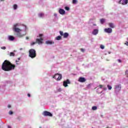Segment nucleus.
Listing matches in <instances>:
<instances>
[{
	"label": "nucleus",
	"instance_id": "1a4fd4ad",
	"mask_svg": "<svg viewBox=\"0 0 128 128\" xmlns=\"http://www.w3.org/2000/svg\"><path fill=\"white\" fill-rule=\"evenodd\" d=\"M104 30L105 32L107 34H112V28H105Z\"/></svg>",
	"mask_w": 128,
	"mask_h": 128
},
{
	"label": "nucleus",
	"instance_id": "20e7f679",
	"mask_svg": "<svg viewBox=\"0 0 128 128\" xmlns=\"http://www.w3.org/2000/svg\"><path fill=\"white\" fill-rule=\"evenodd\" d=\"M115 92H118L122 90V84H118L114 86Z\"/></svg>",
	"mask_w": 128,
	"mask_h": 128
},
{
	"label": "nucleus",
	"instance_id": "b1692460",
	"mask_svg": "<svg viewBox=\"0 0 128 128\" xmlns=\"http://www.w3.org/2000/svg\"><path fill=\"white\" fill-rule=\"evenodd\" d=\"M107 88H108V90H112V86H110V85L107 86Z\"/></svg>",
	"mask_w": 128,
	"mask_h": 128
},
{
	"label": "nucleus",
	"instance_id": "c85d7f7f",
	"mask_svg": "<svg viewBox=\"0 0 128 128\" xmlns=\"http://www.w3.org/2000/svg\"><path fill=\"white\" fill-rule=\"evenodd\" d=\"M65 10H70V8L68 7V6H66V7H65Z\"/></svg>",
	"mask_w": 128,
	"mask_h": 128
},
{
	"label": "nucleus",
	"instance_id": "f704fd0d",
	"mask_svg": "<svg viewBox=\"0 0 128 128\" xmlns=\"http://www.w3.org/2000/svg\"><path fill=\"white\" fill-rule=\"evenodd\" d=\"M80 50L82 52H84L85 51L84 49V48H80Z\"/></svg>",
	"mask_w": 128,
	"mask_h": 128
},
{
	"label": "nucleus",
	"instance_id": "f03ea898",
	"mask_svg": "<svg viewBox=\"0 0 128 128\" xmlns=\"http://www.w3.org/2000/svg\"><path fill=\"white\" fill-rule=\"evenodd\" d=\"M12 30L15 32L17 33L16 35L18 38H22V36H24L26 34V33L25 34H22V33H20V32H22V30L18 28H13Z\"/></svg>",
	"mask_w": 128,
	"mask_h": 128
},
{
	"label": "nucleus",
	"instance_id": "ddd939ff",
	"mask_svg": "<svg viewBox=\"0 0 128 128\" xmlns=\"http://www.w3.org/2000/svg\"><path fill=\"white\" fill-rule=\"evenodd\" d=\"M92 34H94V36H96V34H98V30L94 29L92 32Z\"/></svg>",
	"mask_w": 128,
	"mask_h": 128
},
{
	"label": "nucleus",
	"instance_id": "aec40b11",
	"mask_svg": "<svg viewBox=\"0 0 128 128\" xmlns=\"http://www.w3.org/2000/svg\"><path fill=\"white\" fill-rule=\"evenodd\" d=\"M39 18H42V16H44V13H40L38 14Z\"/></svg>",
	"mask_w": 128,
	"mask_h": 128
},
{
	"label": "nucleus",
	"instance_id": "c756f323",
	"mask_svg": "<svg viewBox=\"0 0 128 128\" xmlns=\"http://www.w3.org/2000/svg\"><path fill=\"white\" fill-rule=\"evenodd\" d=\"M60 36H64V32H62V31H60Z\"/></svg>",
	"mask_w": 128,
	"mask_h": 128
},
{
	"label": "nucleus",
	"instance_id": "2eb2a0df",
	"mask_svg": "<svg viewBox=\"0 0 128 128\" xmlns=\"http://www.w3.org/2000/svg\"><path fill=\"white\" fill-rule=\"evenodd\" d=\"M8 38L9 40H11V41L14 40V37L12 36H8Z\"/></svg>",
	"mask_w": 128,
	"mask_h": 128
},
{
	"label": "nucleus",
	"instance_id": "7ed1b4c3",
	"mask_svg": "<svg viewBox=\"0 0 128 128\" xmlns=\"http://www.w3.org/2000/svg\"><path fill=\"white\" fill-rule=\"evenodd\" d=\"M29 56L30 58H34L36 56V50L34 49H30L29 50Z\"/></svg>",
	"mask_w": 128,
	"mask_h": 128
},
{
	"label": "nucleus",
	"instance_id": "7c9ffc66",
	"mask_svg": "<svg viewBox=\"0 0 128 128\" xmlns=\"http://www.w3.org/2000/svg\"><path fill=\"white\" fill-rule=\"evenodd\" d=\"M100 48L102 50H104V45H100Z\"/></svg>",
	"mask_w": 128,
	"mask_h": 128
},
{
	"label": "nucleus",
	"instance_id": "423d86ee",
	"mask_svg": "<svg viewBox=\"0 0 128 128\" xmlns=\"http://www.w3.org/2000/svg\"><path fill=\"white\" fill-rule=\"evenodd\" d=\"M68 84H70V82L68 79H67L66 81H64L63 82V86H65V88L68 86Z\"/></svg>",
	"mask_w": 128,
	"mask_h": 128
},
{
	"label": "nucleus",
	"instance_id": "412c9836",
	"mask_svg": "<svg viewBox=\"0 0 128 128\" xmlns=\"http://www.w3.org/2000/svg\"><path fill=\"white\" fill-rule=\"evenodd\" d=\"M72 3L73 4H78V0H72Z\"/></svg>",
	"mask_w": 128,
	"mask_h": 128
},
{
	"label": "nucleus",
	"instance_id": "473e14b6",
	"mask_svg": "<svg viewBox=\"0 0 128 128\" xmlns=\"http://www.w3.org/2000/svg\"><path fill=\"white\" fill-rule=\"evenodd\" d=\"M16 120H20V116H18Z\"/></svg>",
	"mask_w": 128,
	"mask_h": 128
},
{
	"label": "nucleus",
	"instance_id": "58836bf2",
	"mask_svg": "<svg viewBox=\"0 0 128 128\" xmlns=\"http://www.w3.org/2000/svg\"><path fill=\"white\" fill-rule=\"evenodd\" d=\"M124 44H126V46H128V42H126L124 43Z\"/></svg>",
	"mask_w": 128,
	"mask_h": 128
},
{
	"label": "nucleus",
	"instance_id": "0eeeda50",
	"mask_svg": "<svg viewBox=\"0 0 128 128\" xmlns=\"http://www.w3.org/2000/svg\"><path fill=\"white\" fill-rule=\"evenodd\" d=\"M42 42H44V38H42L36 39V43L38 44H42Z\"/></svg>",
	"mask_w": 128,
	"mask_h": 128
},
{
	"label": "nucleus",
	"instance_id": "6ab92c4d",
	"mask_svg": "<svg viewBox=\"0 0 128 128\" xmlns=\"http://www.w3.org/2000/svg\"><path fill=\"white\" fill-rule=\"evenodd\" d=\"M10 56H16V54L12 52H11L9 54Z\"/></svg>",
	"mask_w": 128,
	"mask_h": 128
},
{
	"label": "nucleus",
	"instance_id": "4468645a",
	"mask_svg": "<svg viewBox=\"0 0 128 128\" xmlns=\"http://www.w3.org/2000/svg\"><path fill=\"white\" fill-rule=\"evenodd\" d=\"M46 44H54V42L52 41H50V40H47L46 42Z\"/></svg>",
	"mask_w": 128,
	"mask_h": 128
},
{
	"label": "nucleus",
	"instance_id": "f3484780",
	"mask_svg": "<svg viewBox=\"0 0 128 128\" xmlns=\"http://www.w3.org/2000/svg\"><path fill=\"white\" fill-rule=\"evenodd\" d=\"M63 36L64 38H66L68 36V32L64 33V34H63Z\"/></svg>",
	"mask_w": 128,
	"mask_h": 128
},
{
	"label": "nucleus",
	"instance_id": "8fccbe9b",
	"mask_svg": "<svg viewBox=\"0 0 128 128\" xmlns=\"http://www.w3.org/2000/svg\"><path fill=\"white\" fill-rule=\"evenodd\" d=\"M18 60H20V58H18Z\"/></svg>",
	"mask_w": 128,
	"mask_h": 128
},
{
	"label": "nucleus",
	"instance_id": "dca6fc26",
	"mask_svg": "<svg viewBox=\"0 0 128 128\" xmlns=\"http://www.w3.org/2000/svg\"><path fill=\"white\" fill-rule=\"evenodd\" d=\"M108 26L110 28H114V24L112 23H109Z\"/></svg>",
	"mask_w": 128,
	"mask_h": 128
},
{
	"label": "nucleus",
	"instance_id": "ea45409f",
	"mask_svg": "<svg viewBox=\"0 0 128 128\" xmlns=\"http://www.w3.org/2000/svg\"><path fill=\"white\" fill-rule=\"evenodd\" d=\"M118 62H122V60L118 59Z\"/></svg>",
	"mask_w": 128,
	"mask_h": 128
},
{
	"label": "nucleus",
	"instance_id": "f8f14e48",
	"mask_svg": "<svg viewBox=\"0 0 128 128\" xmlns=\"http://www.w3.org/2000/svg\"><path fill=\"white\" fill-rule=\"evenodd\" d=\"M58 12H59V14H62V15L65 14H66V11L64 9H62V8H60Z\"/></svg>",
	"mask_w": 128,
	"mask_h": 128
},
{
	"label": "nucleus",
	"instance_id": "a211bd4d",
	"mask_svg": "<svg viewBox=\"0 0 128 128\" xmlns=\"http://www.w3.org/2000/svg\"><path fill=\"white\" fill-rule=\"evenodd\" d=\"M56 40H62V36H58L56 38Z\"/></svg>",
	"mask_w": 128,
	"mask_h": 128
},
{
	"label": "nucleus",
	"instance_id": "39448f33",
	"mask_svg": "<svg viewBox=\"0 0 128 128\" xmlns=\"http://www.w3.org/2000/svg\"><path fill=\"white\" fill-rule=\"evenodd\" d=\"M42 114L44 116H52V114L48 111H44Z\"/></svg>",
	"mask_w": 128,
	"mask_h": 128
},
{
	"label": "nucleus",
	"instance_id": "a18cd8bd",
	"mask_svg": "<svg viewBox=\"0 0 128 128\" xmlns=\"http://www.w3.org/2000/svg\"><path fill=\"white\" fill-rule=\"evenodd\" d=\"M93 26H96V24H94Z\"/></svg>",
	"mask_w": 128,
	"mask_h": 128
},
{
	"label": "nucleus",
	"instance_id": "de8ad7c7",
	"mask_svg": "<svg viewBox=\"0 0 128 128\" xmlns=\"http://www.w3.org/2000/svg\"><path fill=\"white\" fill-rule=\"evenodd\" d=\"M16 62H18V61H17V60H16Z\"/></svg>",
	"mask_w": 128,
	"mask_h": 128
},
{
	"label": "nucleus",
	"instance_id": "37998d69",
	"mask_svg": "<svg viewBox=\"0 0 128 128\" xmlns=\"http://www.w3.org/2000/svg\"><path fill=\"white\" fill-rule=\"evenodd\" d=\"M28 38H29L28 37V36L26 37V40H28Z\"/></svg>",
	"mask_w": 128,
	"mask_h": 128
},
{
	"label": "nucleus",
	"instance_id": "9b49d317",
	"mask_svg": "<svg viewBox=\"0 0 128 128\" xmlns=\"http://www.w3.org/2000/svg\"><path fill=\"white\" fill-rule=\"evenodd\" d=\"M56 76H58V78H57V80H62V74H56Z\"/></svg>",
	"mask_w": 128,
	"mask_h": 128
},
{
	"label": "nucleus",
	"instance_id": "79ce46f5",
	"mask_svg": "<svg viewBox=\"0 0 128 128\" xmlns=\"http://www.w3.org/2000/svg\"><path fill=\"white\" fill-rule=\"evenodd\" d=\"M8 108H11V106H10V104H9V105H8Z\"/></svg>",
	"mask_w": 128,
	"mask_h": 128
},
{
	"label": "nucleus",
	"instance_id": "72a5a7b5",
	"mask_svg": "<svg viewBox=\"0 0 128 128\" xmlns=\"http://www.w3.org/2000/svg\"><path fill=\"white\" fill-rule=\"evenodd\" d=\"M18 26V24H14L13 28H16V26Z\"/></svg>",
	"mask_w": 128,
	"mask_h": 128
},
{
	"label": "nucleus",
	"instance_id": "a878e982",
	"mask_svg": "<svg viewBox=\"0 0 128 128\" xmlns=\"http://www.w3.org/2000/svg\"><path fill=\"white\" fill-rule=\"evenodd\" d=\"M14 10H16V8H18V5H16V4L14 5Z\"/></svg>",
	"mask_w": 128,
	"mask_h": 128
},
{
	"label": "nucleus",
	"instance_id": "393cba45",
	"mask_svg": "<svg viewBox=\"0 0 128 128\" xmlns=\"http://www.w3.org/2000/svg\"><path fill=\"white\" fill-rule=\"evenodd\" d=\"M58 76H56V74H55V75L54 76L53 78H56V80H58Z\"/></svg>",
	"mask_w": 128,
	"mask_h": 128
},
{
	"label": "nucleus",
	"instance_id": "c9c22d12",
	"mask_svg": "<svg viewBox=\"0 0 128 128\" xmlns=\"http://www.w3.org/2000/svg\"><path fill=\"white\" fill-rule=\"evenodd\" d=\"M2 50H6V46H2L1 47Z\"/></svg>",
	"mask_w": 128,
	"mask_h": 128
},
{
	"label": "nucleus",
	"instance_id": "2f4dec72",
	"mask_svg": "<svg viewBox=\"0 0 128 128\" xmlns=\"http://www.w3.org/2000/svg\"><path fill=\"white\" fill-rule=\"evenodd\" d=\"M36 44V42H32L31 43V46H34V44Z\"/></svg>",
	"mask_w": 128,
	"mask_h": 128
},
{
	"label": "nucleus",
	"instance_id": "a19ab883",
	"mask_svg": "<svg viewBox=\"0 0 128 128\" xmlns=\"http://www.w3.org/2000/svg\"><path fill=\"white\" fill-rule=\"evenodd\" d=\"M28 98H30V94H28Z\"/></svg>",
	"mask_w": 128,
	"mask_h": 128
},
{
	"label": "nucleus",
	"instance_id": "c03bdc74",
	"mask_svg": "<svg viewBox=\"0 0 128 128\" xmlns=\"http://www.w3.org/2000/svg\"><path fill=\"white\" fill-rule=\"evenodd\" d=\"M8 128H12V127H10V126H8Z\"/></svg>",
	"mask_w": 128,
	"mask_h": 128
},
{
	"label": "nucleus",
	"instance_id": "f257e3e1",
	"mask_svg": "<svg viewBox=\"0 0 128 128\" xmlns=\"http://www.w3.org/2000/svg\"><path fill=\"white\" fill-rule=\"evenodd\" d=\"M14 68H16V65L8 60H5L2 64V69L4 72H10Z\"/></svg>",
	"mask_w": 128,
	"mask_h": 128
},
{
	"label": "nucleus",
	"instance_id": "e433bc0d",
	"mask_svg": "<svg viewBox=\"0 0 128 128\" xmlns=\"http://www.w3.org/2000/svg\"><path fill=\"white\" fill-rule=\"evenodd\" d=\"M102 89L104 90H106V88L104 87V86H103Z\"/></svg>",
	"mask_w": 128,
	"mask_h": 128
},
{
	"label": "nucleus",
	"instance_id": "4be33fe9",
	"mask_svg": "<svg viewBox=\"0 0 128 128\" xmlns=\"http://www.w3.org/2000/svg\"><path fill=\"white\" fill-rule=\"evenodd\" d=\"M92 110H98V107L94 106L92 107Z\"/></svg>",
	"mask_w": 128,
	"mask_h": 128
},
{
	"label": "nucleus",
	"instance_id": "49530a36",
	"mask_svg": "<svg viewBox=\"0 0 128 128\" xmlns=\"http://www.w3.org/2000/svg\"><path fill=\"white\" fill-rule=\"evenodd\" d=\"M1 0V2H4V0Z\"/></svg>",
	"mask_w": 128,
	"mask_h": 128
},
{
	"label": "nucleus",
	"instance_id": "6e6552de",
	"mask_svg": "<svg viewBox=\"0 0 128 128\" xmlns=\"http://www.w3.org/2000/svg\"><path fill=\"white\" fill-rule=\"evenodd\" d=\"M78 82H86V79L84 77H80Z\"/></svg>",
	"mask_w": 128,
	"mask_h": 128
},
{
	"label": "nucleus",
	"instance_id": "5701e85b",
	"mask_svg": "<svg viewBox=\"0 0 128 128\" xmlns=\"http://www.w3.org/2000/svg\"><path fill=\"white\" fill-rule=\"evenodd\" d=\"M105 20H106L102 18V19H100V22L101 24H104V22Z\"/></svg>",
	"mask_w": 128,
	"mask_h": 128
},
{
	"label": "nucleus",
	"instance_id": "4c0bfd02",
	"mask_svg": "<svg viewBox=\"0 0 128 128\" xmlns=\"http://www.w3.org/2000/svg\"><path fill=\"white\" fill-rule=\"evenodd\" d=\"M44 36V34H39V36H40V38H42V36Z\"/></svg>",
	"mask_w": 128,
	"mask_h": 128
},
{
	"label": "nucleus",
	"instance_id": "cd10ccee",
	"mask_svg": "<svg viewBox=\"0 0 128 128\" xmlns=\"http://www.w3.org/2000/svg\"><path fill=\"white\" fill-rule=\"evenodd\" d=\"M9 114L12 115L14 114V112H12V111L10 110L8 112Z\"/></svg>",
	"mask_w": 128,
	"mask_h": 128
},
{
	"label": "nucleus",
	"instance_id": "9d476101",
	"mask_svg": "<svg viewBox=\"0 0 128 128\" xmlns=\"http://www.w3.org/2000/svg\"><path fill=\"white\" fill-rule=\"evenodd\" d=\"M128 0H120L119 3L121 4H128Z\"/></svg>",
	"mask_w": 128,
	"mask_h": 128
},
{
	"label": "nucleus",
	"instance_id": "09e8293b",
	"mask_svg": "<svg viewBox=\"0 0 128 128\" xmlns=\"http://www.w3.org/2000/svg\"><path fill=\"white\" fill-rule=\"evenodd\" d=\"M127 72H126V74Z\"/></svg>",
	"mask_w": 128,
	"mask_h": 128
},
{
	"label": "nucleus",
	"instance_id": "bb28decb",
	"mask_svg": "<svg viewBox=\"0 0 128 128\" xmlns=\"http://www.w3.org/2000/svg\"><path fill=\"white\" fill-rule=\"evenodd\" d=\"M104 86L102 84H100L98 86V87L100 88H103Z\"/></svg>",
	"mask_w": 128,
	"mask_h": 128
}]
</instances>
